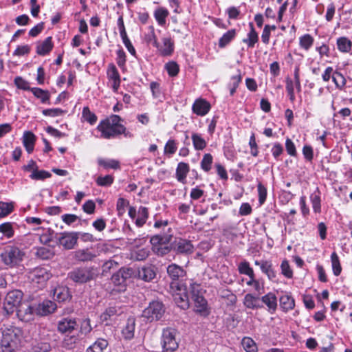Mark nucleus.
Instances as JSON below:
<instances>
[{"label": "nucleus", "mask_w": 352, "mask_h": 352, "mask_svg": "<svg viewBox=\"0 0 352 352\" xmlns=\"http://www.w3.org/2000/svg\"><path fill=\"white\" fill-rule=\"evenodd\" d=\"M194 246L188 240L178 239L174 242V250L179 254H189L193 252Z\"/></svg>", "instance_id": "nucleus-18"}, {"label": "nucleus", "mask_w": 352, "mask_h": 352, "mask_svg": "<svg viewBox=\"0 0 352 352\" xmlns=\"http://www.w3.org/2000/svg\"><path fill=\"white\" fill-rule=\"evenodd\" d=\"M168 16V11L164 8H160L155 10L154 16L160 25L166 23V19Z\"/></svg>", "instance_id": "nucleus-43"}, {"label": "nucleus", "mask_w": 352, "mask_h": 352, "mask_svg": "<svg viewBox=\"0 0 352 352\" xmlns=\"http://www.w3.org/2000/svg\"><path fill=\"white\" fill-rule=\"evenodd\" d=\"M254 264L260 267L262 273L265 274L271 281H275L276 279V272L274 270L272 263L267 260H256Z\"/></svg>", "instance_id": "nucleus-17"}, {"label": "nucleus", "mask_w": 352, "mask_h": 352, "mask_svg": "<svg viewBox=\"0 0 352 352\" xmlns=\"http://www.w3.org/2000/svg\"><path fill=\"white\" fill-rule=\"evenodd\" d=\"M98 163L105 168L118 169L120 168V163L116 160L98 159Z\"/></svg>", "instance_id": "nucleus-51"}, {"label": "nucleus", "mask_w": 352, "mask_h": 352, "mask_svg": "<svg viewBox=\"0 0 352 352\" xmlns=\"http://www.w3.org/2000/svg\"><path fill=\"white\" fill-rule=\"evenodd\" d=\"M257 191L258 195V202L260 205H263L267 198V191L265 186L261 182L257 185Z\"/></svg>", "instance_id": "nucleus-55"}, {"label": "nucleus", "mask_w": 352, "mask_h": 352, "mask_svg": "<svg viewBox=\"0 0 352 352\" xmlns=\"http://www.w3.org/2000/svg\"><path fill=\"white\" fill-rule=\"evenodd\" d=\"M31 51V47L29 45H18L16 50L13 52V56H22L28 54Z\"/></svg>", "instance_id": "nucleus-59"}, {"label": "nucleus", "mask_w": 352, "mask_h": 352, "mask_svg": "<svg viewBox=\"0 0 352 352\" xmlns=\"http://www.w3.org/2000/svg\"><path fill=\"white\" fill-rule=\"evenodd\" d=\"M164 313L163 304L159 301H153L143 311V316L149 322L160 320Z\"/></svg>", "instance_id": "nucleus-10"}, {"label": "nucleus", "mask_w": 352, "mask_h": 352, "mask_svg": "<svg viewBox=\"0 0 352 352\" xmlns=\"http://www.w3.org/2000/svg\"><path fill=\"white\" fill-rule=\"evenodd\" d=\"M170 287L177 306L183 309H187L189 307L190 291H187L184 285H176L175 283H170Z\"/></svg>", "instance_id": "nucleus-3"}, {"label": "nucleus", "mask_w": 352, "mask_h": 352, "mask_svg": "<svg viewBox=\"0 0 352 352\" xmlns=\"http://www.w3.org/2000/svg\"><path fill=\"white\" fill-rule=\"evenodd\" d=\"M249 27L250 32L248 33L247 38L243 39V42L247 44L248 47L252 48L258 41V35L252 23H249Z\"/></svg>", "instance_id": "nucleus-28"}, {"label": "nucleus", "mask_w": 352, "mask_h": 352, "mask_svg": "<svg viewBox=\"0 0 352 352\" xmlns=\"http://www.w3.org/2000/svg\"><path fill=\"white\" fill-rule=\"evenodd\" d=\"M162 42H157L155 47L157 52L162 56H170L173 54L175 49L174 41L170 36L163 37Z\"/></svg>", "instance_id": "nucleus-14"}, {"label": "nucleus", "mask_w": 352, "mask_h": 352, "mask_svg": "<svg viewBox=\"0 0 352 352\" xmlns=\"http://www.w3.org/2000/svg\"><path fill=\"white\" fill-rule=\"evenodd\" d=\"M22 329L16 327L5 329L2 332L1 346L16 348L23 339Z\"/></svg>", "instance_id": "nucleus-1"}, {"label": "nucleus", "mask_w": 352, "mask_h": 352, "mask_svg": "<svg viewBox=\"0 0 352 352\" xmlns=\"http://www.w3.org/2000/svg\"><path fill=\"white\" fill-rule=\"evenodd\" d=\"M25 253L16 246H8L1 253V257L3 263L8 267H14L23 261Z\"/></svg>", "instance_id": "nucleus-2"}, {"label": "nucleus", "mask_w": 352, "mask_h": 352, "mask_svg": "<svg viewBox=\"0 0 352 352\" xmlns=\"http://www.w3.org/2000/svg\"><path fill=\"white\" fill-rule=\"evenodd\" d=\"M77 240L80 239L83 242H95L98 239L89 232H76Z\"/></svg>", "instance_id": "nucleus-61"}, {"label": "nucleus", "mask_w": 352, "mask_h": 352, "mask_svg": "<svg viewBox=\"0 0 352 352\" xmlns=\"http://www.w3.org/2000/svg\"><path fill=\"white\" fill-rule=\"evenodd\" d=\"M0 232L6 237L10 238L14 235V230L11 223L7 222L0 225Z\"/></svg>", "instance_id": "nucleus-58"}, {"label": "nucleus", "mask_w": 352, "mask_h": 352, "mask_svg": "<svg viewBox=\"0 0 352 352\" xmlns=\"http://www.w3.org/2000/svg\"><path fill=\"white\" fill-rule=\"evenodd\" d=\"M57 331L61 334L72 333L78 327L76 318L72 316L63 317L57 322Z\"/></svg>", "instance_id": "nucleus-12"}, {"label": "nucleus", "mask_w": 352, "mask_h": 352, "mask_svg": "<svg viewBox=\"0 0 352 352\" xmlns=\"http://www.w3.org/2000/svg\"><path fill=\"white\" fill-rule=\"evenodd\" d=\"M35 136L34 133H23V144L27 152L31 153L34 148Z\"/></svg>", "instance_id": "nucleus-37"}, {"label": "nucleus", "mask_w": 352, "mask_h": 352, "mask_svg": "<svg viewBox=\"0 0 352 352\" xmlns=\"http://www.w3.org/2000/svg\"><path fill=\"white\" fill-rule=\"evenodd\" d=\"M280 306L284 311H288L294 309L295 306L294 299L288 294H283L279 299Z\"/></svg>", "instance_id": "nucleus-31"}, {"label": "nucleus", "mask_w": 352, "mask_h": 352, "mask_svg": "<svg viewBox=\"0 0 352 352\" xmlns=\"http://www.w3.org/2000/svg\"><path fill=\"white\" fill-rule=\"evenodd\" d=\"M135 319L129 317L122 329V335L125 340H131L134 337Z\"/></svg>", "instance_id": "nucleus-22"}, {"label": "nucleus", "mask_w": 352, "mask_h": 352, "mask_svg": "<svg viewBox=\"0 0 352 352\" xmlns=\"http://www.w3.org/2000/svg\"><path fill=\"white\" fill-rule=\"evenodd\" d=\"M107 77L110 81H112L111 87L114 92H117L120 86V76L118 69L113 64H111L107 68Z\"/></svg>", "instance_id": "nucleus-19"}, {"label": "nucleus", "mask_w": 352, "mask_h": 352, "mask_svg": "<svg viewBox=\"0 0 352 352\" xmlns=\"http://www.w3.org/2000/svg\"><path fill=\"white\" fill-rule=\"evenodd\" d=\"M14 83L19 89L31 91L32 88L30 87L29 82L20 76L15 78Z\"/></svg>", "instance_id": "nucleus-64"}, {"label": "nucleus", "mask_w": 352, "mask_h": 352, "mask_svg": "<svg viewBox=\"0 0 352 352\" xmlns=\"http://www.w3.org/2000/svg\"><path fill=\"white\" fill-rule=\"evenodd\" d=\"M70 298L69 289L66 287L58 286L53 290V298L58 302H64Z\"/></svg>", "instance_id": "nucleus-27"}, {"label": "nucleus", "mask_w": 352, "mask_h": 352, "mask_svg": "<svg viewBox=\"0 0 352 352\" xmlns=\"http://www.w3.org/2000/svg\"><path fill=\"white\" fill-rule=\"evenodd\" d=\"M331 267L333 273L336 276H338L342 272V267L340 265L339 257L336 252H333L331 255Z\"/></svg>", "instance_id": "nucleus-42"}, {"label": "nucleus", "mask_w": 352, "mask_h": 352, "mask_svg": "<svg viewBox=\"0 0 352 352\" xmlns=\"http://www.w3.org/2000/svg\"><path fill=\"white\" fill-rule=\"evenodd\" d=\"M236 32L235 29H232L226 32L219 40V47L220 48L225 47L229 44L232 40L236 36Z\"/></svg>", "instance_id": "nucleus-36"}, {"label": "nucleus", "mask_w": 352, "mask_h": 352, "mask_svg": "<svg viewBox=\"0 0 352 352\" xmlns=\"http://www.w3.org/2000/svg\"><path fill=\"white\" fill-rule=\"evenodd\" d=\"M123 312L122 308L119 306H109L104 313L100 316V319L102 322H106L107 324L108 321L112 320L116 316L120 315Z\"/></svg>", "instance_id": "nucleus-24"}, {"label": "nucleus", "mask_w": 352, "mask_h": 352, "mask_svg": "<svg viewBox=\"0 0 352 352\" xmlns=\"http://www.w3.org/2000/svg\"><path fill=\"white\" fill-rule=\"evenodd\" d=\"M238 271L240 274L246 276L252 275L254 274L253 269L250 267V264L246 260H243L238 265Z\"/></svg>", "instance_id": "nucleus-44"}, {"label": "nucleus", "mask_w": 352, "mask_h": 352, "mask_svg": "<svg viewBox=\"0 0 352 352\" xmlns=\"http://www.w3.org/2000/svg\"><path fill=\"white\" fill-rule=\"evenodd\" d=\"M54 47L52 37L48 36L42 41L36 43V52L39 56H45L49 54Z\"/></svg>", "instance_id": "nucleus-20"}, {"label": "nucleus", "mask_w": 352, "mask_h": 352, "mask_svg": "<svg viewBox=\"0 0 352 352\" xmlns=\"http://www.w3.org/2000/svg\"><path fill=\"white\" fill-rule=\"evenodd\" d=\"M190 170V166L188 164L185 162H179L177 164L176 172H175V177L177 180L183 184H186V177Z\"/></svg>", "instance_id": "nucleus-23"}, {"label": "nucleus", "mask_w": 352, "mask_h": 352, "mask_svg": "<svg viewBox=\"0 0 352 352\" xmlns=\"http://www.w3.org/2000/svg\"><path fill=\"white\" fill-rule=\"evenodd\" d=\"M16 315L20 320L30 322L33 320L34 308L28 302H23L16 308Z\"/></svg>", "instance_id": "nucleus-15"}, {"label": "nucleus", "mask_w": 352, "mask_h": 352, "mask_svg": "<svg viewBox=\"0 0 352 352\" xmlns=\"http://www.w3.org/2000/svg\"><path fill=\"white\" fill-rule=\"evenodd\" d=\"M336 45L338 50L342 53H348L352 47L351 41L346 36H341L337 38Z\"/></svg>", "instance_id": "nucleus-33"}, {"label": "nucleus", "mask_w": 352, "mask_h": 352, "mask_svg": "<svg viewBox=\"0 0 352 352\" xmlns=\"http://www.w3.org/2000/svg\"><path fill=\"white\" fill-rule=\"evenodd\" d=\"M258 297L254 296L252 294H247L243 299V305L248 309H255L262 307L258 304Z\"/></svg>", "instance_id": "nucleus-35"}, {"label": "nucleus", "mask_w": 352, "mask_h": 352, "mask_svg": "<svg viewBox=\"0 0 352 352\" xmlns=\"http://www.w3.org/2000/svg\"><path fill=\"white\" fill-rule=\"evenodd\" d=\"M82 117L85 121L91 125L94 124L97 121L96 115L91 112L88 107H83Z\"/></svg>", "instance_id": "nucleus-45"}, {"label": "nucleus", "mask_w": 352, "mask_h": 352, "mask_svg": "<svg viewBox=\"0 0 352 352\" xmlns=\"http://www.w3.org/2000/svg\"><path fill=\"white\" fill-rule=\"evenodd\" d=\"M58 243L66 250H71L74 248L77 243L76 232H65L60 234L58 239Z\"/></svg>", "instance_id": "nucleus-16"}, {"label": "nucleus", "mask_w": 352, "mask_h": 352, "mask_svg": "<svg viewBox=\"0 0 352 352\" xmlns=\"http://www.w3.org/2000/svg\"><path fill=\"white\" fill-rule=\"evenodd\" d=\"M261 301L267 306L270 314H274L277 309V298L272 292H268L261 297Z\"/></svg>", "instance_id": "nucleus-21"}, {"label": "nucleus", "mask_w": 352, "mask_h": 352, "mask_svg": "<svg viewBox=\"0 0 352 352\" xmlns=\"http://www.w3.org/2000/svg\"><path fill=\"white\" fill-rule=\"evenodd\" d=\"M96 184L100 186H109L113 182V177L110 175L99 176L96 179Z\"/></svg>", "instance_id": "nucleus-57"}, {"label": "nucleus", "mask_w": 352, "mask_h": 352, "mask_svg": "<svg viewBox=\"0 0 352 352\" xmlns=\"http://www.w3.org/2000/svg\"><path fill=\"white\" fill-rule=\"evenodd\" d=\"M92 331V327L90 323V320L89 318H86L83 320L80 324V332L82 334L87 335Z\"/></svg>", "instance_id": "nucleus-63"}, {"label": "nucleus", "mask_w": 352, "mask_h": 352, "mask_svg": "<svg viewBox=\"0 0 352 352\" xmlns=\"http://www.w3.org/2000/svg\"><path fill=\"white\" fill-rule=\"evenodd\" d=\"M148 208L144 206H141L139 208L138 211V217L135 220V225L138 227L143 226L148 219Z\"/></svg>", "instance_id": "nucleus-38"}, {"label": "nucleus", "mask_w": 352, "mask_h": 352, "mask_svg": "<svg viewBox=\"0 0 352 352\" xmlns=\"http://www.w3.org/2000/svg\"><path fill=\"white\" fill-rule=\"evenodd\" d=\"M175 336V329L167 328L163 330L161 340L163 352H174L177 349L179 344Z\"/></svg>", "instance_id": "nucleus-7"}, {"label": "nucleus", "mask_w": 352, "mask_h": 352, "mask_svg": "<svg viewBox=\"0 0 352 352\" xmlns=\"http://www.w3.org/2000/svg\"><path fill=\"white\" fill-rule=\"evenodd\" d=\"M192 140L196 150H203L206 146V140L198 133H192Z\"/></svg>", "instance_id": "nucleus-48"}, {"label": "nucleus", "mask_w": 352, "mask_h": 352, "mask_svg": "<svg viewBox=\"0 0 352 352\" xmlns=\"http://www.w3.org/2000/svg\"><path fill=\"white\" fill-rule=\"evenodd\" d=\"M65 337L62 341V346L67 349H73L76 347L79 342L78 334H65Z\"/></svg>", "instance_id": "nucleus-30"}, {"label": "nucleus", "mask_w": 352, "mask_h": 352, "mask_svg": "<svg viewBox=\"0 0 352 352\" xmlns=\"http://www.w3.org/2000/svg\"><path fill=\"white\" fill-rule=\"evenodd\" d=\"M332 81L336 87L340 89L344 88L346 83L345 77L340 72L336 71L333 73Z\"/></svg>", "instance_id": "nucleus-47"}, {"label": "nucleus", "mask_w": 352, "mask_h": 352, "mask_svg": "<svg viewBox=\"0 0 352 352\" xmlns=\"http://www.w3.org/2000/svg\"><path fill=\"white\" fill-rule=\"evenodd\" d=\"M212 162L213 157L211 154H204L201 161V169L205 172H208L211 169Z\"/></svg>", "instance_id": "nucleus-49"}, {"label": "nucleus", "mask_w": 352, "mask_h": 352, "mask_svg": "<svg viewBox=\"0 0 352 352\" xmlns=\"http://www.w3.org/2000/svg\"><path fill=\"white\" fill-rule=\"evenodd\" d=\"M31 92L35 97L39 98L43 103H46L50 100V95L47 90H43L38 87H32Z\"/></svg>", "instance_id": "nucleus-41"}, {"label": "nucleus", "mask_w": 352, "mask_h": 352, "mask_svg": "<svg viewBox=\"0 0 352 352\" xmlns=\"http://www.w3.org/2000/svg\"><path fill=\"white\" fill-rule=\"evenodd\" d=\"M313 211L315 213L321 212V192L318 188L312 192L309 197Z\"/></svg>", "instance_id": "nucleus-29"}, {"label": "nucleus", "mask_w": 352, "mask_h": 352, "mask_svg": "<svg viewBox=\"0 0 352 352\" xmlns=\"http://www.w3.org/2000/svg\"><path fill=\"white\" fill-rule=\"evenodd\" d=\"M23 298V293L19 290H12L9 292L4 300L3 308L8 314L14 312L15 308H17L21 303Z\"/></svg>", "instance_id": "nucleus-8"}, {"label": "nucleus", "mask_w": 352, "mask_h": 352, "mask_svg": "<svg viewBox=\"0 0 352 352\" xmlns=\"http://www.w3.org/2000/svg\"><path fill=\"white\" fill-rule=\"evenodd\" d=\"M52 276L50 271L44 267H36L28 272V278L33 285H37L38 288L44 287Z\"/></svg>", "instance_id": "nucleus-4"}, {"label": "nucleus", "mask_w": 352, "mask_h": 352, "mask_svg": "<svg viewBox=\"0 0 352 352\" xmlns=\"http://www.w3.org/2000/svg\"><path fill=\"white\" fill-rule=\"evenodd\" d=\"M121 121L119 116L113 114L102 120L97 129L100 132H107L109 130H111L112 132H124L125 128L121 124Z\"/></svg>", "instance_id": "nucleus-5"}, {"label": "nucleus", "mask_w": 352, "mask_h": 352, "mask_svg": "<svg viewBox=\"0 0 352 352\" xmlns=\"http://www.w3.org/2000/svg\"><path fill=\"white\" fill-rule=\"evenodd\" d=\"M241 80H242V76L241 74V71L238 70L237 74L234 75L230 78V80L228 85V87H234L236 89H237L240 82H241Z\"/></svg>", "instance_id": "nucleus-62"}, {"label": "nucleus", "mask_w": 352, "mask_h": 352, "mask_svg": "<svg viewBox=\"0 0 352 352\" xmlns=\"http://www.w3.org/2000/svg\"><path fill=\"white\" fill-rule=\"evenodd\" d=\"M165 67L167 72L170 76H175L179 72V65L174 61L168 62L166 64Z\"/></svg>", "instance_id": "nucleus-60"}, {"label": "nucleus", "mask_w": 352, "mask_h": 352, "mask_svg": "<svg viewBox=\"0 0 352 352\" xmlns=\"http://www.w3.org/2000/svg\"><path fill=\"white\" fill-rule=\"evenodd\" d=\"M314 42V38L309 34H305L299 37V45L305 51H308L312 47Z\"/></svg>", "instance_id": "nucleus-39"}, {"label": "nucleus", "mask_w": 352, "mask_h": 352, "mask_svg": "<svg viewBox=\"0 0 352 352\" xmlns=\"http://www.w3.org/2000/svg\"><path fill=\"white\" fill-rule=\"evenodd\" d=\"M190 298L195 302L198 312H204L207 309V301L202 295V289L199 284L196 283H190Z\"/></svg>", "instance_id": "nucleus-6"}, {"label": "nucleus", "mask_w": 352, "mask_h": 352, "mask_svg": "<svg viewBox=\"0 0 352 352\" xmlns=\"http://www.w3.org/2000/svg\"><path fill=\"white\" fill-rule=\"evenodd\" d=\"M166 272L172 280L171 283H175L176 285H182L179 282L186 276V272L183 267L176 263L168 265L166 267Z\"/></svg>", "instance_id": "nucleus-13"}, {"label": "nucleus", "mask_w": 352, "mask_h": 352, "mask_svg": "<svg viewBox=\"0 0 352 352\" xmlns=\"http://www.w3.org/2000/svg\"><path fill=\"white\" fill-rule=\"evenodd\" d=\"M144 40L148 44H152L154 47L157 45L158 41L153 26L148 27V32L144 35Z\"/></svg>", "instance_id": "nucleus-53"}, {"label": "nucleus", "mask_w": 352, "mask_h": 352, "mask_svg": "<svg viewBox=\"0 0 352 352\" xmlns=\"http://www.w3.org/2000/svg\"><path fill=\"white\" fill-rule=\"evenodd\" d=\"M281 274L287 278H292L293 277V271L289 264L288 261L284 260L282 261L280 265Z\"/></svg>", "instance_id": "nucleus-56"}, {"label": "nucleus", "mask_w": 352, "mask_h": 352, "mask_svg": "<svg viewBox=\"0 0 352 352\" xmlns=\"http://www.w3.org/2000/svg\"><path fill=\"white\" fill-rule=\"evenodd\" d=\"M150 242L153 245V250L157 255L164 256L170 252L166 243L168 239L162 235L156 234L151 237Z\"/></svg>", "instance_id": "nucleus-11"}, {"label": "nucleus", "mask_w": 352, "mask_h": 352, "mask_svg": "<svg viewBox=\"0 0 352 352\" xmlns=\"http://www.w3.org/2000/svg\"><path fill=\"white\" fill-rule=\"evenodd\" d=\"M94 273L89 267H78L68 274V277L77 283H87L94 278Z\"/></svg>", "instance_id": "nucleus-9"}, {"label": "nucleus", "mask_w": 352, "mask_h": 352, "mask_svg": "<svg viewBox=\"0 0 352 352\" xmlns=\"http://www.w3.org/2000/svg\"><path fill=\"white\" fill-rule=\"evenodd\" d=\"M129 202L124 198L120 197L116 204V210L119 217L122 216L125 212L126 208L129 206Z\"/></svg>", "instance_id": "nucleus-52"}, {"label": "nucleus", "mask_w": 352, "mask_h": 352, "mask_svg": "<svg viewBox=\"0 0 352 352\" xmlns=\"http://www.w3.org/2000/svg\"><path fill=\"white\" fill-rule=\"evenodd\" d=\"M138 276L140 279L149 282L155 277V272L151 266L143 267L139 270Z\"/></svg>", "instance_id": "nucleus-34"}, {"label": "nucleus", "mask_w": 352, "mask_h": 352, "mask_svg": "<svg viewBox=\"0 0 352 352\" xmlns=\"http://www.w3.org/2000/svg\"><path fill=\"white\" fill-rule=\"evenodd\" d=\"M14 209L12 203L0 201V218L6 217L10 214Z\"/></svg>", "instance_id": "nucleus-54"}, {"label": "nucleus", "mask_w": 352, "mask_h": 352, "mask_svg": "<svg viewBox=\"0 0 352 352\" xmlns=\"http://www.w3.org/2000/svg\"><path fill=\"white\" fill-rule=\"evenodd\" d=\"M108 344L107 340L98 338L87 349L86 352H104Z\"/></svg>", "instance_id": "nucleus-32"}, {"label": "nucleus", "mask_w": 352, "mask_h": 352, "mask_svg": "<svg viewBox=\"0 0 352 352\" xmlns=\"http://www.w3.org/2000/svg\"><path fill=\"white\" fill-rule=\"evenodd\" d=\"M242 346L246 352H256L257 346L255 342L249 337H245L242 340Z\"/></svg>", "instance_id": "nucleus-46"}, {"label": "nucleus", "mask_w": 352, "mask_h": 352, "mask_svg": "<svg viewBox=\"0 0 352 352\" xmlns=\"http://www.w3.org/2000/svg\"><path fill=\"white\" fill-rule=\"evenodd\" d=\"M210 109V104L202 99H199L195 100L194 104H192V111L195 113L198 116H205L208 113Z\"/></svg>", "instance_id": "nucleus-25"}, {"label": "nucleus", "mask_w": 352, "mask_h": 352, "mask_svg": "<svg viewBox=\"0 0 352 352\" xmlns=\"http://www.w3.org/2000/svg\"><path fill=\"white\" fill-rule=\"evenodd\" d=\"M51 175L50 173L44 170H38L37 168L31 173L30 177L34 180H43L46 178L50 177Z\"/></svg>", "instance_id": "nucleus-50"}, {"label": "nucleus", "mask_w": 352, "mask_h": 352, "mask_svg": "<svg viewBox=\"0 0 352 352\" xmlns=\"http://www.w3.org/2000/svg\"><path fill=\"white\" fill-rule=\"evenodd\" d=\"M39 309L43 315L53 313L56 309V305L54 302L47 300L39 305Z\"/></svg>", "instance_id": "nucleus-40"}, {"label": "nucleus", "mask_w": 352, "mask_h": 352, "mask_svg": "<svg viewBox=\"0 0 352 352\" xmlns=\"http://www.w3.org/2000/svg\"><path fill=\"white\" fill-rule=\"evenodd\" d=\"M74 258L78 261H89L96 257V254L89 248L80 249L74 252Z\"/></svg>", "instance_id": "nucleus-26"}]
</instances>
